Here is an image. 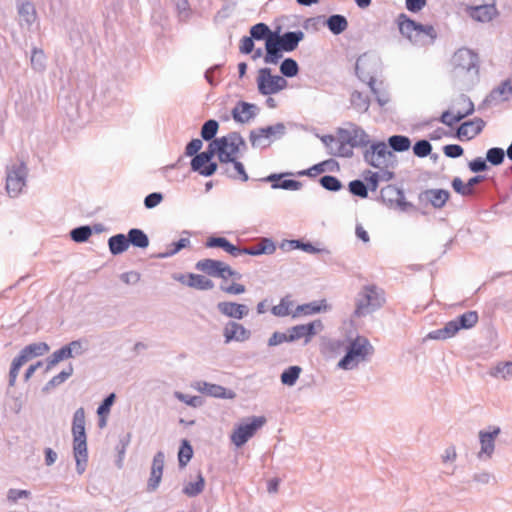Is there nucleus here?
Segmentation results:
<instances>
[{
  "mask_svg": "<svg viewBox=\"0 0 512 512\" xmlns=\"http://www.w3.org/2000/svg\"><path fill=\"white\" fill-rule=\"evenodd\" d=\"M479 56L468 48L458 49L452 56V74L461 90H470L479 82Z\"/></svg>",
  "mask_w": 512,
  "mask_h": 512,
  "instance_id": "1",
  "label": "nucleus"
},
{
  "mask_svg": "<svg viewBox=\"0 0 512 512\" xmlns=\"http://www.w3.org/2000/svg\"><path fill=\"white\" fill-rule=\"evenodd\" d=\"M400 34L417 46H426L433 44L437 38V31L430 24H421L405 13H400L396 18Z\"/></svg>",
  "mask_w": 512,
  "mask_h": 512,
  "instance_id": "2",
  "label": "nucleus"
},
{
  "mask_svg": "<svg viewBox=\"0 0 512 512\" xmlns=\"http://www.w3.org/2000/svg\"><path fill=\"white\" fill-rule=\"evenodd\" d=\"M385 301V292L382 288L374 284L364 285L356 296L353 315L357 318L365 317L380 309Z\"/></svg>",
  "mask_w": 512,
  "mask_h": 512,
  "instance_id": "3",
  "label": "nucleus"
},
{
  "mask_svg": "<svg viewBox=\"0 0 512 512\" xmlns=\"http://www.w3.org/2000/svg\"><path fill=\"white\" fill-rule=\"evenodd\" d=\"M374 353V347L364 336H357L346 347L345 355L339 360L337 367L352 370L362 361L368 360Z\"/></svg>",
  "mask_w": 512,
  "mask_h": 512,
  "instance_id": "4",
  "label": "nucleus"
},
{
  "mask_svg": "<svg viewBox=\"0 0 512 512\" xmlns=\"http://www.w3.org/2000/svg\"><path fill=\"white\" fill-rule=\"evenodd\" d=\"M479 320L477 311H467L448 321L443 328L431 331L427 337L434 340H446L454 337L461 329L473 328Z\"/></svg>",
  "mask_w": 512,
  "mask_h": 512,
  "instance_id": "5",
  "label": "nucleus"
},
{
  "mask_svg": "<svg viewBox=\"0 0 512 512\" xmlns=\"http://www.w3.org/2000/svg\"><path fill=\"white\" fill-rule=\"evenodd\" d=\"M364 161L374 168H394L397 159L396 155L388 150L387 145L382 142H375L363 153Z\"/></svg>",
  "mask_w": 512,
  "mask_h": 512,
  "instance_id": "6",
  "label": "nucleus"
},
{
  "mask_svg": "<svg viewBox=\"0 0 512 512\" xmlns=\"http://www.w3.org/2000/svg\"><path fill=\"white\" fill-rule=\"evenodd\" d=\"M28 168L25 162L13 163L6 167V191L12 198L19 196L26 186Z\"/></svg>",
  "mask_w": 512,
  "mask_h": 512,
  "instance_id": "7",
  "label": "nucleus"
},
{
  "mask_svg": "<svg viewBox=\"0 0 512 512\" xmlns=\"http://www.w3.org/2000/svg\"><path fill=\"white\" fill-rule=\"evenodd\" d=\"M288 85L287 80L279 75H272L270 68H261L258 71L257 87L261 95L269 96L285 89Z\"/></svg>",
  "mask_w": 512,
  "mask_h": 512,
  "instance_id": "8",
  "label": "nucleus"
},
{
  "mask_svg": "<svg viewBox=\"0 0 512 512\" xmlns=\"http://www.w3.org/2000/svg\"><path fill=\"white\" fill-rule=\"evenodd\" d=\"M248 420L249 422L240 424L231 435V441L237 447L243 446L266 423L263 416H253Z\"/></svg>",
  "mask_w": 512,
  "mask_h": 512,
  "instance_id": "9",
  "label": "nucleus"
},
{
  "mask_svg": "<svg viewBox=\"0 0 512 512\" xmlns=\"http://www.w3.org/2000/svg\"><path fill=\"white\" fill-rule=\"evenodd\" d=\"M380 199L388 207L398 208L403 212L413 208V204L406 201L403 190L395 185L383 187L380 191Z\"/></svg>",
  "mask_w": 512,
  "mask_h": 512,
  "instance_id": "10",
  "label": "nucleus"
},
{
  "mask_svg": "<svg viewBox=\"0 0 512 512\" xmlns=\"http://www.w3.org/2000/svg\"><path fill=\"white\" fill-rule=\"evenodd\" d=\"M236 138V131L217 138V143H219L220 146V163L227 164L230 161H233V159L239 154Z\"/></svg>",
  "mask_w": 512,
  "mask_h": 512,
  "instance_id": "11",
  "label": "nucleus"
},
{
  "mask_svg": "<svg viewBox=\"0 0 512 512\" xmlns=\"http://www.w3.org/2000/svg\"><path fill=\"white\" fill-rule=\"evenodd\" d=\"M323 329L321 320H314L308 324H300L291 327L288 330V342H294L301 338H305V343H308L312 336L316 335L318 331Z\"/></svg>",
  "mask_w": 512,
  "mask_h": 512,
  "instance_id": "12",
  "label": "nucleus"
},
{
  "mask_svg": "<svg viewBox=\"0 0 512 512\" xmlns=\"http://www.w3.org/2000/svg\"><path fill=\"white\" fill-rule=\"evenodd\" d=\"M260 109L256 104L245 101H238L231 111L232 118L235 122L245 124L254 119Z\"/></svg>",
  "mask_w": 512,
  "mask_h": 512,
  "instance_id": "13",
  "label": "nucleus"
},
{
  "mask_svg": "<svg viewBox=\"0 0 512 512\" xmlns=\"http://www.w3.org/2000/svg\"><path fill=\"white\" fill-rule=\"evenodd\" d=\"M165 462V454L163 451H158L152 460L150 477L147 482V491L153 492L155 491L161 482L163 469Z\"/></svg>",
  "mask_w": 512,
  "mask_h": 512,
  "instance_id": "14",
  "label": "nucleus"
},
{
  "mask_svg": "<svg viewBox=\"0 0 512 512\" xmlns=\"http://www.w3.org/2000/svg\"><path fill=\"white\" fill-rule=\"evenodd\" d=\"M223 336L225 343L244 342L250 339L251 331L238 322L229 321L223 329Z\"/></svg>",
  "mask_w": 512,
  "mask_h": 512,
  "instance_id": "15",
  "label": "nucleus"
},
{
  "mask_svg": "<svg viewBox=\"0 0 512 512\" xmlns=\"http://www.w3.org/2000/svg\"><path fill=\"white\" fill-rule=\"evenodd\" d=\"M276 41L280 44V46L284 49L285 52L294 51L299 43L304 39V33L301 30L297 31H288L284 34L280 35V27L274 31Z\"/></svg>",
  "mask_w": 512,
  "mask_h": 512,
  "instance_id": "16",
  "label": "nucleus"
},
{
  "mask_svg": "<svg viewBox=\"0 0 512 512\" xmlns=\"http://www.w3.org/2000/svg\"><path fill=\"white\" fill-rule=\"evenodd\" d=\"M512 95V84L509 79L502 81L498 86L493 88L485 97L483 103L486 105H496L509 100Z\"/></svg>",
  "mask_w": 512,
  "mask_h": 512,
  "instance_id": "17",
  "label": "nucleus"
},
{
  "mask_svg": "<svg viewBox=\"0 0 512 512\" xmlns=\"http://www.w3.org/2000/svg\"><path fill=\"white\" fill-rule=\"evenodd\" d=\"M500 434V428L494 427L492 431H483L479 432V441H480V451L478 452V458L482 459L484 456L486 458H491L495 449V439Z\"/></svg>",
  "mask_w": 512,
  "mask_h": 512,
  "instance_id": "18",
  "label": "nucleus"
},
{
  "mask_svg": "<svg viewBox=\"0 0 512 512\" xmlns=\"http://www.w3.org/2000/svg\"><path fill=\"white\" fill-rule=\"evenodd\" d=\"M73 455L76 461V471L82 475L88 463L87 437L73 438Z\"/></svg>",
  "mask_w": 512,
  "mask_h": 512,
  "instance_id": "19",
  "label": "nucleus"
},
{
  "mask_svg": "<svg viewBox=\"0 0 512 512\" xmlns=\"http://www.w3.org/2000/svg\"><path fill=\"white\" fill-rule=\"evenodd\" d=\"M485 127V122L481 118H475L462 123L456 132V136L460 140H470L480 134Z\"/></svg>",
  "mask_w": 512,
  "mask_h": 512,
  "instance_id": "20",
  "label": "nucleus"
},
{
  "mask_svg": "<svg viewBox=\"0 0 512 512\" xmlns=\"http://www.w3.org/2000/svg\"><path fill=\"white\" fill-rule=\"evenodd\" d=\"M218 311L226 317L241 320L249 313V308L245 304L223 301L217 304Z\"/></svg>",
  "mask_w": 512,
  "mask_h": 512,
  "instance_id": "21",
  "label": "nucleus"
},
{
  "mask_svg": "<svg viewBox=\"0 0 512 512\" xmlns=\"http://www.w3.org/2000/svg\"><path fill=\"white\" fill-rule=\"evenodd\" d=\"M279 247L283 251H291V250H295V249H300L309 254H317V253L330 254V251L327 248H318V247L314 246L312 243L304 242L301 239L283 240L280 243Z\"/></svg>",
  "mask_w": 512,
  "mask_h": 512,
  "instance_id": "22",
  "label": "nucleus"
},
{
  "mask_svg": "<svg viewBox=\"0 0 512 512\" xmlns=\"http://www.w3.org/2000/svg\"><path fill=\"white\" fill-rule=\"evenodd\" d=\"M467 11L472 19L483 23L492 21L498 15V10L494 3L472 6Z\"/></svg>",
  "mask_w": 512,
  "mask_h": 512,
  "instance_id": "23",
  "label": "nucleus"
},
{
  "mask_svg": "<svg viewBox=\"0 0 512 512\" xmlns=\"http://www.w3.org/2000/svg\"><path fill=\"white\" fill-rule=\"evenodd\" d=\"M192 387L202 394L215 398L227 399L233 396L231 391H229V394H227V389L225 387L206 381H196L192 384Z\"/></svg>",
  "mask_w": 512,
  "mask_h": 512,
  "instance_id": "24",
  "label": "nucleus"
},
{
  "mask_svg": "<svg viewBox=\"0 0 512 512\" xmlns=\"http://www.w3.org/2000/svg\"><path fill=\"white\" fill-rule=\"evenodd\" d=\"M190 165L192 171L198 172L204 177L212 176L218 169V164L216 162L210 161L200 153L193 156Z\"/></svg>",
  "mask_w": 512,
  "mask_h": 512,
  "instance_id": "25",
  "label": "nucleus"
},
{
  "mask_svg": "<svg viewBox=\"0 0 512 512\" xmlns=\"http://www.w3.org/2000/svg\"><path fill=\"white\" fill-rule=\"evenodd\" d=\"M370 59L364 54L360 56L355 63V73L360 81L367 83L368 86L376 84L375 74L369 70Z\"/></svg>",
  "mask_w": 512,
  "mask_h": 512,
  "instance_id": "26",
  "label": "nucleus"
},
{
  "mask_svg": "<svg viewBox=\"0 0 512 512\" xmlns=\"http://www.w3.org/2000/svg\"><path fill=\"white\" fill-rule=\"evenodd\" d=\"M449 198L450 193L445 189H427L420 194V199H425L436 209L444 207Z\"/></svg>",
  "mask_w": 512,
  "mask_h": 512,
  "instance_id": "27",
  "label": "nucleus"
},
{
  "mask_svg": "<svg viewBox=\"0 0 512 512\" xmlns=\"http://www.w3.org/2000/svg\"><path fill=\"white\" fill-rule=\"evenodd\" d=\"M49 349V345L45 342L32 343L21 349L18 356L27 363L34 357L43 356Z\"/></svg>",
  "mask_w": 512,
  "mask_h": 512,
  "instance_id": "28",
  "label": "nucleus"
},
{
  "mask_svg": "<svg viewBox=\"0 0 512 512\" xmlns=\"http://www.w3.org/2000/svg\"><path fill=\"white\" fill-rule=\"evenodd\" d=\"M276 250V245L270 238H261L260 242L254 246L243 247L246 255L259 256L263 254H273Z\"/></svg>",
  "mask_w": 512,
  "mask_h": 512,
  "instance_id": "29",
  "label": "nucleus"
},
{
  "mask_svg": "<svg viewBox=\"0 0 512 512\" xmlns=\"http://www.w3.org/2000/svg\"><path fill=\"white\" fill-rule=\"evenodd\" d=\"M265 51L264 62L266 64H277L283 57V52H285L275 38L267 39Z\"/></svg>",
  "mask_w": 512,
  "mask_h": 512,
  "instance_id": "30",
  "label": "nucleus"
},
{
  "mask_svg": "<svg viewBox=\"0 0 512 512\" xmlns=\"http://www.w3.org/2000/svg\"><path fill=\"white\" fill-rule=\"evenodd\" d=\"M223 264L220 260L202 259L196 263L195 268L211 277L220 278Z\"/></svg>",
  "mask_w": 512,
  "mask_h": 512,
  "instance_id": "31",
  "label": "nucleus"
},
{
  "mask_svg": "<svg viewBox=\"0 0 512 512\" xmlns=\"http://www.w3.org/2000/svg\"><path fill=\"white\" fill-rule=\"evenodd\" d=\"M126 236L129 246L132 245L138 249H146L149 246V237L142 229L131 228Z\"/></svg>",
  "mask_w": 512,
  "mask_h": 512,
  "instance_id": "32",
  "label": "nucleus"
},
{
  "mask_svg": "<svg viewBox=\"0 0 512 512\" xmlns=\"http://www.w3.org/2000/svg\"><path fill=\"white\" fill-rule=\"evenodd\" d=\"M109 252L113 256L120 255L128 250L129 243L126 234L119 233L108 239Z\"/></svg>",
  "mask_w": 512,
  "mask_h": 512,
  "instance_id": "33",
  "label": "nucleus"
},
{
  "mask_svg": "<svg viewBox=\"0 0 512 512\" xmlns=\"http://www.w3.org/2000/svg\"><path fill=\"white\" fill-rule=\"evenodd\" d=\"M18 14L20 17V23H25L30 27L37 19V13L33 3L26 1L18 5Z\"/></svg>",
  "mask_w": 512,
  "mask_h": 512,
  "instance_id": "34",
  "label": "nucleus"
},
{
  "mask_svg": "<svg viewBox=\"0 0 512 512\" xmlns=\"http://www.w3.org/2000/svg\"><path fill=\"white\" fill-rule=\"evenodd\" d=\"M328 308L327 304H326V300H321V301H312L310 303H305V304H302V305H298L294 314H293V317H297L301 314L303 315H313V314H316V313H320L322 311H326Z\"/></svg>",
  "mask_w": 512,
  "mask_h": 512,
  "instance_id": "35",
  "label": "nucleus"
},
{
  "mask_svg": "<svg viewBox=\"0 0 512 512\" xmlns=\"http://www.w3.org/2000/svg\"><path fill=\"white\" fill-rule=\"evenodd\" d=\"M325 25L332 34L339 35L348 28V20L344 15L333 14L325 20Z\"/></svg>",
  "mask_w": 512,
  "mask_h": 512,
  "instance_id": "36",
  "label": "nucleus"
},
{
  "mask_svg": "<svg viewBox=\"0 0 512 512\" xmlns=\"http://www.w3.org/2000/svg\"><path fill=\"white\" fill-rule=\"evenodd\" d=\"M73 438L87 437L85 431V410L83 407L78 408L73 415L72 420Z\"/></svg>",
  "mask_w": 512,
  "mask_h": 512,
  "instance_id": "37",
  "label": "nucleus"
},
{
  "mask_svg": "<svg viewBox=\"0 0 512 512\" xmlns=\"http://www.w3.org/2000/svg\"><path fill=\"white\" fill-rule=\"evenodd\" d=\"M370 142L369 135L356 124H351L350 148L366 147Z\"/></svg>",
  "mask_w": 512,
  "mask_h": 512,
  "instance_id": "38",
  "label": "nucleus"
},
{
  "mask_svg": "<svg viewBox=\"0 0 512 512\" xmlns=\"http://www.w3.org/2000/svg\"><path fill=\"white\" fill-rule=\"evenodd\" d=\"M186 285L198 290H211L214 287V282L200 274L189 273Z\"/></svg>",
  "mask_w": 512,
  "mask_h": 512,
  "instance_id": "39",
  "label": "nucleus"
},
{
  "mask_svg": "<svg viewBox=\"0 0 512 512\" xmlns=\"http://www.w3.org/2000/svg\"><path fill=\"white\" fill-rule=\"evenodd\" d=\"M474 110V106L471 105L467 108V111H464L463 113L458 112L454 116H452V113L449 110H446L441 114L439 121L449 127H452L455 123H458L462 119L472 115Z\"/></svg>",
  "mask_w": 512,
  "mask_h": 512,
  "instance_id": "40",
  "label": "nucleus"
},
{
  "mask_svg": "<svg viewBox=\"0 0 512 512\" xmlns=\"http://www.w3.org/2000/svg\"><path fill=\"white\" fill-rule=\"evenodd\" d=\"M350 103L353 109L358 113H366L370 107L369 97L357 90L351 93Z\"/></svg>",
  "mask_w": 512,
  "mask_h": 512,
  "instance_id": "41",
  "label": "nucleus"
},
{
  "mask_svg": "<svg viewBox=\"0 0 512 512\" xmlns=\"http://www.w3.org/2000/svg\"><path fill=\"white\" fill-rule=\"evenodd\" d=\"M274 31H272L269 26L265 23H257L250 28V36L257 41L264 40L267 43V39H274L273 35Z\"/></svg>",
  "mask_w": 512,
  "mask_h": 512,
  "instance_id": "42",
  "label": "nucleus"
},
{
  "mask_svg": "<svg viewBox=\"0 0 512 512\" xmlns=\"http://www.w3.org/2000/svg\"><path fill=\"white\" fill-rule=\"evenodd\" d=\"M74 372L72 364H69L64 370H62L60 373L52 377L45 386L43 387V392H49L50 390L54 389L55 387L61 385L64 383L70 376H72Z\"/></svg>",
  "mask_w": 512,
  "mask_h": 512,
  "instance_id": "43",
  "label": "nucleus"
},
{
  "mask_svg": "<svg viewBox=\"0 0 512 512\" xmlns=\"http://www.w3.org/2000/svg\"><path fill=\"white\" fill-rule=\"evenodd\" d=\"M191 241L189 238H181L176 242H172L168 245L167 249L164 252L158 253L155 255V258L165 259L174 256L180 250L189 247Z\"/></svg>",
  "mask_w": 512,
  "mask_h": 512,
  "instance_id": "44",
  "label": "nucleus"
},
{
  "mask_svg": "<svg viewBox=\"0 0 512 512\" xmlns=\"http://www.w3.org/2000/svg\"><path fill=\"white\" fill-rule=\"evenodd\" d=\"M205 488V479L202 474L199 472L197 475V480L195 482H188L184 485L182 492L187 497H196L203 492Z\"/></svg>",
  "mask_w": 512,
  "mask_h": 512,
  "instance_id": "45",
  "label": "nucleus"
},
{
  "mask_svg": "<svg viewBox=\"0 0 512 512\" xmlns=\"http://www.w3.org/2000/svg\"><path fill=\"white\" fill-rule=\"evenodd\" d=\"M388 145L392 152H404L411 146V140L404 135H392L388 138Z\"/></svg>",
  "mask_w": 512,
  "mask_h": 512,
  "instance_id": "46",
  "label": "nucleus"
},
{
  "mask_svg": "<svg viewBox=\"0 0 512 512\" xmlns=\"http://www.w3.org/2000/svg\"><path fill=\"white\" fill-rule=\"evenodd\" d=\"M229 163L233 165L234 172H231L229 168H225L223 170V174L231 179H240L243 182L248 181L249 177L242 162L234 158L233 161H230Z\"/></svg>",
  "mask_w": 512,
  "mask_h": 512,
  "instance_id": "47",
  "label": "nucleus"
},
{
  "mask_svg": "<svg viewBox=\"0 0 512 512\" xmlns=\"http://www.w3.org/2000/svg\"><path fill=\"white\" fill-rule=\"evenodd\" d=\"M249 141L253 148H267L272 143L265 133L260 132V128L252 129L249 133Z\"/></svg>",
  "mask_w": 512,
  "mask_h": 512,
  "instance_id": "48",
  "label": "nucleus"
},
{
  "mask_svg": "<svg viewBox=\"0 0 512 512\" xmlns=\"http://www.w3.org/2000/svg\"><path fill=\"white\" fill-rule=\"evenodd\" d=\"M71 358L70 350L64 345L60 349L54 351L47 359V365L45 371H49L53 366L58 364L60 361Z\"/></svg>",
  "mask_w": 512,
  "mask_h": 512,
  "instance_id": "49",
  "label": "nucleus"
},
{
  "mask_svg": "<svg viewBox=\"0 0 512 512\" xmlns=\"http://www.w3.org/2000/svg\"><path fill=\"white\" fill-rule=\"evenodd\" d=\"M280 72L284 77L293 78L299 73V65L293 58H285L280 64Z\"/></svg>",
  "mask_w": 512,
  "mask_h": 512,
  "instance_id": "50",
  "label": "nucleus"
},
{
  "mask_svg": "<svg viewBox=\"0 0 512 512\" xmlns=\"http://www.w3.org/2000/svg\"><path fill=\"white\" fill-rule=\"evenodd\" d=\"M261 133H265L271 142L280 139L286 132V127L283 123L279 122L275 125L260 128Z\"/></svg>",
  "mask_w": 512,
  "mask_h": 512,
  "instance_id": "51",
  "label": "nucleus"
},
{
  "mask_svg": "<svg viewBox=\"0 0 512 512\" xmlns=\"http://www.w3.org/2000/svg\"><path fill=\"white\" fill-rule=\"evenodd\" d=\"M192 457H193L192 446L190 445L188 440H186V439L182 440L181 446H180L179 452H178V462H179L180 468L185 467L188 464V462L191 460Z\"/></svg>",
  "mask_w": 512,
  "mask_h": 512,
  "instance_id": "52",
  "label": "nucleus"
},
{
  "mask_svg": "<svg viewBox=\"0 0 512 512\" xmlns=\"http://www.w3.org/2000/svg\"><path fill=\"white\" fill-rule=\"evenodd\" d=\"M301 370L299 366H290L285 369L280 376L282 384L293 386L298 380Z\"/></svg>",
  "mask_w": 512,
  "mask_h": 512,
  "instance_id": "53",
  "label": "nucleus"
},
{
  "mask_svg": "<svg viewBox=\"0 0 512 512\" xmlns=\"http://www.w3.org/2000/svg\"><path fill=\"white\" fill-rule=\"evenodd\" d=\"M31 66L35 71L42 72L46 67V56L42 49L34 47L31 52Z\"/></svg>",
  "mask_w": 512,
  "mask_h": 512,
  "instance_id": "54",
  "label": "nucleus"
},
{
  "mask_svg": "<svg viewBox=\"0 0 512 512\" xmlns=\"http://www.w3.org/2000/svg\"><path fill=\"white\" fill-rule=\"evenodd\" d=\"M91 235L92 229L89 225L79 226L70 231V237L76 243L86 242Z\"/></svg>",
  "mask_w": 512,
  "mask_h": 512,
  "instance_id": "55",
  "label": "nucleus"
},
{
  "mask_svg": "<svg viewBox=\"0 0 512 512\" xmlns=\"http://www.w3.org/2000/svg\"><path fill=\"white\" fill-rule=\"evenodd\" d=\"M219 124L216 120H207L201 128V137L205 141H212L218 132Z\"/></svg>",
  "mask_w": 512,
  "mask_h": 512,
  "instance_id": "56",
  "label": "nucleus"
},
{
  "mask_svg": "<svg viewBox=\"0 0 512 512\" xmlns=\"http://www.w3.org/2000/svg\"><path fill=\"white\" fill-rule=\"evenodd\" d=\"M505 151L500 147H492L486 152V161L493 166L501 165L505 160Z\"/></svg>",
  "mask_w": 512,
  "mask_h": 512,
  "instance_id": "57",
  "label": "nucleus"
},
{
  "mask_svg": "<svg viewBox=\"0 0 512 512\" xmlns=\"http://www.w3.org/2000/svg\"><path fill=\"white\" fill-rule=\"evenodd\" d=\"M349 192L360 198L368 197V186L360 179H355L349 182L348 184Z\"/></svg>",
  "mask_w": 512,
  "mask_h": 512,
  "instance_id": "58",
  "label": "nucleus"
},
{
  "mask_svg": "<svg viewBox=\"0 0 512 512\" xmlns=\"http://www.w3.org/2000/svg\"><path fill=\"white\" fill-rule=\"evenodd\" d=\"M320 185L331 192H337L342 189L341 181L332 175H324L319 179Z\"/></svg>",
  "mask_w": 512,
  "mask_h": 512,
  "instance_id": "59",
  "label": "nucleus"
},
{
  "mask_svg": "<svg viewBox=\"0 0 512 512\" xmlns=\"http://www.w3.org/2000/svg\"><path fill=\"white\" fill-rule=\"evenodd\" d=\"M174 397L176 399H178L179 401H181L191 407H194V408L200 407L204 403V400L201 396H191V395L179 392V391L174 392Z\"/></svg>",
  "mask_w": 512,
  "mask_h": 512,
  "instance_id": "60",
  "label": "nucleus"
},
{
  "mask_svg": "<svg viewBox=\"0 0 512 512\" xmlns=\"http://www.w3.org/2000/svg\"><path fill=\"white\" fill-rule=\"evenodd\" d=\"M292 304V301H290L288 297H284L280 300L278 305H275L271 308V313L277 317L288 316L290 314V307Z\"/></svg>",
  "mask_w": 512,
  "mask_h": 512,
  "instance_id": "61",
  "label": "nucleus"
},
{
  "mask_svg": "<svg viewBox=\"0 0 512 512\" xmlns=\"http://www.w3.org/2000/svg\"><path fill=\"white\" fill-rule=\"evenodd\" d=\"M494 377L507 379L512 377V361L497 364L490 373Z\"/></svg>",
  "mask_w": 512,
  "mask_h": 512,
  "instance_id": "62",
  "label": "nucleus"
},
{
  "mask_svg": "<svg viewBox=\"0 0 512 512\" xmlns=\"http://www.w3.org/2000/svg\"><path fill=\"white\" fill-rule=\"evenodd\" d=\"M471 105L474 106V103L465 94H460L452 100V108L456 110V113L467 111Z\"/></svg>",
  "mask_w": 512,
  "mask_h": 512,
  "instance_id": "63",
  "label": "nucleus"
},
{
  "mask_svg": "<svg viewBox=\"0 0 512 512\" xmlns=\"http://www.w3.org/2000/svg\"><path fill=\"white\" fill-rule=\"evenodd\" d=\"M432 145L428 140H418L413 146V153L419 157L424 158L431 154Z\"/></svg>",
  "mask_w": 512,
  "mask_h": 512,
  "instance_id": "64",
  "label": "nucleus"
}]
</instances>
